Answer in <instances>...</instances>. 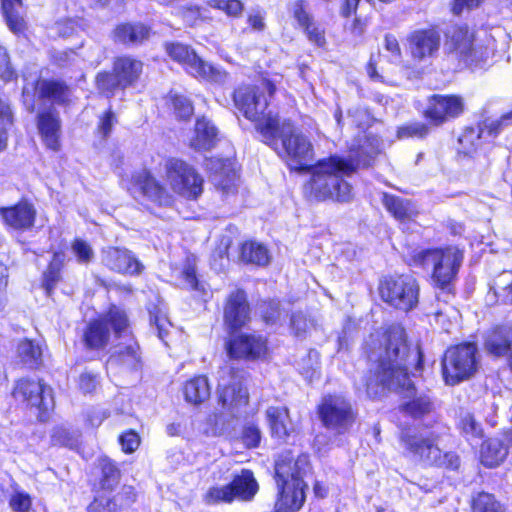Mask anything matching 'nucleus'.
I'll list each match as a JSON object with an SVG mask.
<instances>
[{
    "mask_svg": "<svg viewBox=\"0 0 512 512\" xmlns=\"http://www.w3.org/2000/svg\"><path fill=\"white\" fill-rule=\"evenodd\" d=\"M370 361L376 363L373 377L363 386L369 397H375L380 387L391 390H411L413 384L408 374L410 358H419V353H410L405 331L401 326H391L383 334H371L366 343Z\"/></svg>",
    "mask_w": 512,
    "mask_h": 512,
    "instance_id": "1",
    "label": "nucleus"
},
{
    "mask_svg": "<svg viewBox=\"0 0 512 512\" xmlns=\"http://www.w3.org/2000/svg\"><path fill=\"white\" fill-rule=\"evenodd\" d=\"M378 153V147H351L348 158L334 155L309 167L310 189L316 198L348 202L352 198V187L345 177L352 175L359 166H367Z\"/></svg>",
    "mask_w": 512,
    "mask_h": 512,
    "instance_id": "2",
    "label": "nucleus"
},
{
    "mask_svg": "<svg viewBox=\"0 0 512 512\" xmlns=\"http://www.w3.org/2000/svg\"><path fill=\"white\" fill-rule=\"evenodd\" d=\"M276 90V81L263 78L253 86H242L234 92L236 108L249 120L256 123V129L263 141L275 140L279 118L271 111L266 112L269 99Z\"/></svg>",
    "mask_w": 512,
    "mask_h": 512,
    "instance_id": "3",
    "label": "nucleus"
},
{
    "mask_svg": "<svg viewBox=\"0 0 512 512\" xmlns=\"http://www.w3.org/2000/svg\"><path fill=\"white\" fill-rule=\"evenodd\" d=\"M310 471L307 455L296 459L290 452L281 454L275 463V479L278 497L275 503L276 512H297L305 501L306 483L304 477Z\"/></svg>",
    "mask_w": 512,
    "mask_h": 512,
    "instance_id": "4",
    "label": "nucleus"
},
{
    "mask_svg": "<svg viewBox=\"0 0 512 512\" xmlns=\"http://www.w3.org/2000/svg\"><path fill=\"white\" fill-rule=\"evenodd\" d=\"M416 265L432 268V280L435 286L444 292V301L452 296V283L463 261V253L457 247L421 250L413 256Z\"/></svg>",
    "mask_w": 512,
    "mask_h": 512,
    "instance_id": "5",
    "label": "nucleus"
},
{
    "mask_svg": "<svg viewBox=\"0 0 512 512\" xmlns=\"http://www.w3.org/2000/svg\"><path fill=\"white\" fill-rule=\"evenodd\" d=\"M400 442L405 455L424 466L445 467L457 469L459 457L452 452L443 453L438 446V436L434 433L403 431Z\"/></svg>",
    "mask_w": 512,
    "mask_h": 512,
    "instance_id": "6",
    "label": "nucleus"
},
{
    "mask_svg": "<svg viewBox=\"0 0 512 512\" xmlns=\"http://www.w3.org/2000/svg\"><path fill=\"white\" fill-rule=\"evenodd\" d=\"M480 367V354L475 343H462L448 348L442 360L443 379L457 385L473 377Z\"/></svg>",
    "mask_w": 512,
    "mask_h": 512,
    "instance_id": "7",
    "label": "nucleus"
},
{
    "mask_svg": "<svg viewBox=\"0 0 512 512\" xmlns=\"http://www.w3.org/2000/svg\"><path fill=\"white\" fill-rule=\"evenodd\" d=\"M281 140L282 153L296 165V168H309V162L313 158V147L309 139L301 133L289 120H279V128L275 132V140L264 141L272 146L275 150H279V142Z\"/></svg>",
    "mask_w": 512,
    "mask_h": 512,
    "instance_id": "8",
    "label": "nucleus"
},
{
    "mask_svg": "<svg viewBox=\"0 0 512 512\" xmlns=\"http://www.w3.org/2000/svg\"><path fill=\"white\" fill-rule=\"evenodd\" d=\"M379 292L382 300L395 309L408 312L419 302L420 287L412 275H397L385 278Z\"/></svg>",
    "mask_w": 512,
    "mask_h": 512,
    "instance_id": "9",
    "label": "nucleus"
},
{
    "mask_svg": "<svg viewBox=\"0 0 512 512\" xmlns=\"http://www.w3.org/2000/svg\"><path fill=\"white\" fill-rule=\"evenodd\" d=\"M259 490V485L251 470L242 469L232 481L223 486H213L204 496L207 504L232 503L235 500L251 501Z\"/></svg>",
    "mask_w": 512,
    "mask_h": 512,
    "instance_id": "10",
    "label": "nucleus"
},
{
    "mask_svg": "<svg viewBox=\"0 0 512 512\" xmlns=\"http://www.w3.org/2000/svg\"><path fill=\"white\" fill-rule=\"evenodd\" d=\"M318 415L323 426L334 434L348 432L356 421L357 413L352 404L342 395H327L318 406Z\"/></svg>",
    "mask_w": 512,
    "mask_h": 512,
    "instance_id": "11",
    "label": "nucleus"
},
{
    "mask_svg": "<svg viewBox=\"0 0 512 512\" xmlns=\"http://www.w3.org/2000/svg\"><path fill=\"white\" fill-rule=\"evenodd\" d=\"M166 181L177 194L196 199L203 190V178L195 168L178 158H169L164 163Z\"/></svg>",
    "mask_w": 512,
    "mask_h": 512,
    "instance_id": "12",
    "label": "nucleus"
},
{
    "mask_svg": "<svg viewBox=\"0 0 512 512\" xmlns=\"http://www.w3.org/2000/svg\"><path fill=\"white\" fill-rule=\"evenodd\" d=\"M110 326L119 336H128V319L124 311L113 307L105 319L96 320L87 326L84 332V342L88 348L100 349L107 345L110 338Z\"/></svg>",
    "mask_w": 512,
    "mask_h": 512,
    "instance_id": "13",
    "label": "nucleus"
},
{
    "mask_svg": "<svg viewBox=\"0 0 512 512\" xmlns=\"http://www.w3.org/2000/svg\"><path fill=\"white\" fill-rule=\"evenodd\" d=\"M169 56L184 66L194 77L203 78L216 83H223L227 74L221 69L203 61L188 46L175 43L167 46Z\"/></svg>",
    "mask_w": 512,
    "mask_h": 512,
    "instance_id": "14",
    "label": "nucleus"
},
{
    "mask_svg": "<svg viewBox=\"0 0 512 512\" xmlns=\"http://www.w3.org/2000/svg\"><path fill=\"white\" fill-rule=\"evenodd\" d=\"M446 49L455 54L466 64H478L485 62L487 52L473 47V33L465 25H453L446 31Z\"/></svg>",
    "mask_w": 512,
    "mask_h": 512,
    "instance_id": "15",
    "label": "nucleus"
},
{
    "mask_svg": "<svg viewBox=\"0 0 512 512\" xmlns=\"http://www.w3.org/2000/svg\"><path fill=\"white\" fill-rule=\"evenodd\" d=\"M14 396L22 398L29 405L37 407L42 412H47L54 406L52 389L41 381L21 379L14 389Z\"/></svg>",
    "mask_w": 512,
    "mask_h": 512,
    "instance_id": "16",
    "label": "nucleus"
},
{
    "mask_svg": "<svg viewBox=\"0 0 512 512\" xmlns=\"http://www.w3.org/2000/svg\"><path fill=\"white\" fill-rule=\"evenodd\" d=\"M219 380V401L223 407L233 409L246 405L248 402L247 390L242 386L241 377L230 368L221 370Z\"/></svg>",
    "mask_w": 512,
    "mask_h": 512,
    "instance_id": "17",
    "label": "nucleus"
},
{
    "mask_svg": "<svg viewBox=\"0 0 512 512\" xmlns=\"http://www.w3.org/2000/svg\"><path fill=\"white\" fill-rule=\"evenodd\" d=\"M407 41L412 58L417 61H425L437 54L441 36L434 28L418 29L408 36Z\"/></svg>",
    "mask_w": 512,
    "mask_h": 512,
    "instance_id": "18",
    "label": "nucleus"
},
{
    "mask_svg": "<svg viewBox=\"0 0 512 512\" xmlns=\"http://www.w3.org/2000/svg\"><path fill=\"white\" fill-rule=\"evenodd\" d=\"M464 110L461 97L455 95H433L425 111V117L435 125L459 116Z\"/></svg>",
    "mask_w": 512,
    "mask_h": 512,
    "instance_id": "19",
    "label": "nucleus"
},
{
    "mask_svg": "<svg viewBox=\"0 0 512 512\" xmlns=\"http://www.w3.org/2000/svg\"><path fill=\"white\" fill-rule=\"evenodd\" d=\"M250 308L246 294L241 289L232 291L224 305V323L230 330L244 327L250 319Z\"/></svg>",
    "mask_w": 512,
    "mask_h": 512,
    "instance_id": "20",
    "label": "nucleus"
},
{
    "mask_svg": "<svg viewBox=\"0 0 512 512\" xmlns=\"http://www.w3.org/2000/svg\"><path fill=\"white\" fill-rule=\"evenodd\" d=\"M102 262L110 270L128 275H138L144 268L132 252L125 248L107 247L103 249Z\"/></svg>",
    "mask_w": 512,
    "mask_h": 512,
    "instance_id": "21",
    "label": "nucleus"
},
{
    "mask_svg": "<svg viewBox=\"0 0 512 512\" xmlns=\"http://www.w3.org/2000/svg\"><path fill=\"white\" fill-rule=\"evenodd\" d=\"M227 352L231 358L256 359L267 352L266 340L258 335L241 334L231 338L227 344Z\"/></svg>",
    "mask_w": 512,
    "mask_h": 512,
    "instance_id": "22",
    "label": "nucleus"
},
{
    "mask_svg": "<svg viewBox=\"0 0 512 512\" xmlns=\"http://www.w3.org/2000/svg\"><path fill=\"white\" fill-rule=\"evenodd\" d=\"M485 351L494 357H507L512 352V323L498 325L488 331L484 338Z\"/></svg>",
    "mask_w": 512,
    "mask_h": 512,
    "instance_id": "23",
    "label": "nucleus"
},
{
    "mask_svg": "<svg viewBox=\"0 0 512 512\" xmlns=\"http://www.w3.org/2000/svg\"><path fill=\"white\" fill-rule=\"evenodd\" d=\"M37 128L45 145L54 151L58 150L61 121L53 107L44 108L38 112Z\"/></svg>",
    "mask_w": 512,
    "mask_h": 512,
    "instance_id": "24",
    "label": "nucleus"
},
{
    "mask_svg": "<svg viewBox=\"0 0 512 512\" xmlns=\"http://www.w3.org/2000/svg\"><path fill=\"white\" fill-rule=\"evenodd\" d=\"M133 187L159 205L171 203L169 193L147 170H142L133 176Z\"/></svg>",
    "mask_w": 512,
    "mask_h": 512,
    "instance_id": "25",
    "label": "nucleus"
},
{
    "mask_svg": "<svg viewBox=\"0 0 512 512\" xmlns=\"http://www.w3.org/2000/svg\"><path fill=\"white\" fill-rule=\"evenodd\" d=\"M0 215L9 227L16 230H28L34 225L36 209L28 202H20L9 208H0Z\"/></svg>",
    "mask_w": 512,
    "mask_h": 512,
    "instance_id": "26",
    "label": "nucleus"
},
{
    "mask_svg": "<svg viewBox=\"0 0 512 512\" xmlns=\"http://www.w3.org/2000/svg\"><path fill=\"white\" fill-rule=\"evenodd\" d=\"M218 142V129L207 118L197 119L189 145L196 151H208Z\"/></svg>",
    "mask_w": 512,
    "mask_h": 512,
    "instance_id": "27",
    "label": "nucleus"
},
{
    "mask_svg": "<svg viewBox=\"0 0 512 512\" xmlns=\"http://www.w3.org/2000/svg\"><path fill=\"white\" fill-rule=\"evenodd\" d=\"M34 90L40 99H48L59 105L66 104L71 95L68 86L57 80H38Z\"/></svg>",
    "mask_w": 512,
    "mask_h": 512,
    "instance_id": "28",
    "label": "nucleus"
},
{
    "mask_svg": "<svg viewBox=\"0 0 512 512\" xmlns=\"http://www.w3.org/2000/svg\"><path fill=\"white\" fill-rule=\"evenodd\" d=\"M108 365L124 366L128 369H136L140 365L139 346L133 340L129 339L126 344H119L108 360Z\"/></svg>",
    "mask_w": 512,
    "mask_h": 512,
    "instance_id": "29",
    "label": "nucleus"
},
{
    "mask_svg": "<svg viewBox=\"0 0 512 512\" xmlns=\"http://www.w3.org/2000/svg\"><path fill=\"white\" fill-rule=\"evenodd\" d=\"M266 417L272 434L277 438L285 439L294 431V426L286 407H269L266 410Z\"/></svg>",
    "mask_w": 512,
    "mask_h": 512,
    "instance_id": "30",
    "label": "nucleus"
},
{
    "mask_svg": "<svg viewBox=\"0 0 512 512\" xmlns=\"http://www.w3.org/2000/svg\"><path fill=\"white\" fill-rule=\"evenodd\" d=\"M210 386L205 376H196L186 381L183 386L185 401L192 405H200L210 397Z\"/></svg>",
    "mask_w": 512,
    "mask_h": 512,
    "instance_id": "31",
    "label": "nucleus"
},
{
    "mask_svg": "<svg viewBox=\"0 0 512 512\" xmlns=\"http://www.w3.org/2000/svg\"><path fill=\"white\" fill-rule=\"evenodd\" d=\"M508 455V448L498 438H490L482 444L481 462L486 467H496Z\"/></svg>",
    "mask_w": 512,
    "mask_h": 512,
    "instance_id": "32",
    "label": "nucleus"
},
{
    "mask_svg": "<svg viewBox=\"0 0 512 512\" xmlns=\"http://www.w3.org/2000/svg\"><path fill=\"white\" fill-rule=\"evenodd\" d=\"M150 29L141 23H127L116 27L115 40L124 44H138L149 37Z\"/></svg>",
    "mask_w": 512,
    "mask_h": 512,
    "instance_id": "33",
    "label": "nucleus"
},
{
    "mask_svg": "<svg viewBox=\"0 0 512 512\" xmlns=\"http://www.w3.org/2000/svg\"><path fill=\"white\" fill-rule=\"evenodd\" d=\"M113 68L121 82L127 87L139 78L142 72V63L139 60L125 56L116 59Z\"/></svg>",
    "mask_w": 512,
    "mask_h": 512,
    "instance_id": "34",
    "label": "nucleus"
},
{
    "mask_svg": "<svg viewBox=\"0 0 512 512\" xmlns=\"http://www.w3.org/2000/svg\"><path fill=\"white\" fill-rule=\"evenodd\" d=\"M1 4L2 11L9 29L15 34L23 32L26 25L21 14V0H1Z\"/></svg>",
    "mask_w": 512,
    "mask_h": 512,
    "instance_id": "35",
    "label": "nucleus"
},
{
    "mask_svg": "<svg viewBox=\"0 0 512 512\" xmlns=\"http://www.w3.org/2000/svg\"><path fill=\"white\" fill-rule=\"evenodd\" d=\"M241 259L247 263L264 266L269 263L267 248L257 242H245L241 246Z\"/></svg>",
    "mask_w": 512,
    "mask_h": 512,
    "instance_id": "36",
    "label": "nucleus"
},
{
    "mask_svg": "<svg viewBox=\"0 0 512 512\" xmlns=\"http://www.w3.org/2000/svg\"><path fill=\"white\" fill-rule=\"evenodd\" d=\"M64 264V254L54 253L47 270L43 274V287L49 295L61 278V269Z\"/></svg>",
    "mask_w": 512,
    "mask_h": 512,
    "instance_id": "37",
    "label": "nucleus"
},
{
    "mask_svg": "<svg viewBox=\"0 0 512 512\" xmlns=\"http://www.w3.org/2000/svg\"><path fill=\"white\" fill-rule=\"evenodd\" d=\"M17 353L23 363L35 367L41 362L42 347L39 343L25 339L19 343Z\"/></svg>",
    "mask_w": 512,
    "mask_h": 512,
    "instance_id": "38",
    "label": "nucleus"
},
{
    "mask_svg": "<svg viewBox=\"0 0 512 512\" xmlns=\"http://www.w3.org/2000/svg\"><path fill=\"white\" fill-rule=\"evenodd\" d=\"M383 204L385 208L398 220L410 218L413 214V209L410 207L409 202L397 196L384 194Z\"/></svg>",
    "mask_w": 512,
    "mask_h": 512,
    "instance_id": "39",
    "label": "nucleus"
},
{
    "mask_svg": "<svg viewBox=\"0 0 512 512\" xmlns=\"http://www.w3.org/2000/svg\"><path fill=\"white\" fill-rule=\"evenodd\" d=\"M101 469L100 485L103 490H112L120 479V471L117 466L108 458L99 460Z\"/></svg>",
    "mask_w": 512,
    "mask_h": 512,
    "instance_id": "40",
    "label": "nucleus"
},
{
    "mask_svg": "<svg viewBox=\"0 0 512 512\" xmlns=\"http://www.w3.org/2000/svg\"><path fill=\"white\" fill-rule=\"evenodd\" d=\"M483 132L484 130L480 127L466 128L458 139L460 151L466 155L476 151L481 144V137Z\"/></svg>",
    "mask_w": 512,
    "mask_h": 512,
    "instance_id": "41",
    "label": "nucleus"
},
{
    "mask_svg": "<svg viewBox=\"0 0 512 512\" xmlns=\"http://www.w3.org/2000/svg\"><path fill=\"white\" fill-rule=\"evenodd\" d=\"M433 403L428 396H419L404 404L402 410L413 418H422L433 411Z\"/></svg>",
    "mask_w": 512,
    "mask_h": 512,
    "instance_id": "42",
    "label": "nucleus"
},
{
    "mask_svg": "<svg viewBox=\"0 0 512 512\" xmlns=\"http://www.w3.org/2000/svg\"><path fill=\"white\" fill-rule=\"evenodd\" d=\"M97 88L104 94L110 95L118 88H125L126 86L121 82L116 72L99 73L96 77Z\"/></svg>",
    "mask_w": 512,
    "mask_h": 512,
    "instance_id": "43",
    "label": "nucleus"
},
{
    "mask_svg": "<svg viewBox=\"0 0 512 512\" xmlns=\"http://www.w3.org/2000/svg\"><path fill=\"white\" fill-rule=\"evenodd\" d=\"M221 170L212 174V181L216 186L221 187L224 191H229L235 184L236 173L229 169L226 164L218 162Z\"/></svg>",
    "mask_w": 512,
    "mask_h": 512,
    "instance_id": "44",
    "label": "nucleus"
},
{
    "mask_svg": "<svg viewBox=\"0 0 512 512\" xmlns=\"http://www.w3.org/2000/svg\"><path fill=\"white\" fill-rule=\"evenodd\" d=\"M71 250L78 263L89 264L94 259V250L91 245L83 239H75L71 245Z\"/></svg>",
    "mask_w": 512,
    "mask_h": 512,
    "instance_id": "45",
    "label": "nucleus"
},
{
    "mask_svg": "<svg viewBox=\"0 0 512 512\" xmlns=\"http://www.w3.org/2000/svg\"><path fill=\"white\" fill-rule=\"evenodd\" d=\"M51 441L53 445L74 447L77 445L78 434L71 432L65 427H55L51 434Z\"/></svg>",
    "mask_w": 512,
    "mask_h": 512,
    "instance_id": "46",
    "label": "nucleus"
},
{
    "mask_svg": "<svg viewBox=\"0 0 512 512\" xmlns=\"http://www.w3.org/2000/svg\"><path fill=\"white\" fill-rule=\"evenodd\" d=\"M473 512H503V510L492 495L480 493L473 501Z\"/></svg>",
    "mask_w": 512,
    "mask_h": 512,
    "instance_id": "47",
    "label": "nucleus"
},
{
    "mask_svg": "<svg viewBox=\"0 0 512 512\" xmlns=\"http://www.w3.org/2000/svg\"><path fill=\"white\" fill-rule=\"evenodd\" d=\"M170 100L176 117L180 119H188L193 114V105L191 101L185 96L179 94H171Z\"/></svg>",
    "mask_w": 512,
    "mask_h": 512,
    "instance_id": "48",
    "label": "nucleus"
},
{
    "mask_svg": "<svg viewBox=\"0 0 512 512\" xmlns=\"http://www.w3.org/2000/svg\"><path fill=\"white\" fill-rule=\"evenodd\" d=\"M428 127L421 122H413L398 128L397 136L399 139L404 138H423L428 134Z\"/></svg>",
    "mask_w": 512,
    "mask_h": 512,
    "instance_id": "49",
    "label": "nucleus"
},
{
    "mask_svg": "<svg viewBox=\"0 0 512 512\" xmlns=\"http://www.w3.org/2000/svg\"><path fill=\"white\" fill-rule=\"evenodd\" d=\"M208 4L233 17L239 16L243 11V4L239 0H211Z\"/></svg>",
    "mask_w": 512,
    "mask_h": 512,
    "instance_id": "50",
    "label": "nucleus"
},
{
    "mask_svg": "<svg viewBox=\"0 0 512 512\" xmlns=\"http://www.w3.org/2000/svg\"><path fill=\"white\" fill-rule=\"evenodd\" d=\"M9 506L13 512H29L32 499L26 492L15 491L9 499Z\"/></svg>",
    "mask_w": 512,
    "mask_h": 512,
    "instance_id": "51",
    "label": "nucleus"
},
{
    "mask_svg": "<svg viewBox=\"0 0 512 512\" xmlns=\"http://www.w3.org/2000/svg\"><path fill=\"white\" fill-rule=\"evenodd\" d=\"M312 325V320L308 319L302 312H295L291 316L290 327L297 337L305 335Z\"/></svg>",
    "mask_w": 512,
    "mask_h": 512,
    "instance_id": "52",
    "label": "nucleus"
},
{
    "mask_svg": "<svg viewBox=\"0 0 512 512\" xmlns=\"http://www.w3.org/2000/svg\"><path fill=\"white\" fill-rule=\"evenodd\" d=\"M17 78V73L10 63L7 50L0 46V79L9 82Z\"/></svg>",
    "mask_w": 512,
    "mask_h": 512,
    "instance_id": "53",
    "label": "nucleus"
},
{
    "mask_svg": "<svg viewBox=\"0 0 512 512\" xmlns=\"http://www.w3.org/2000/svg\"><path fill=\"white\" fill-rule=\"evenodd\" d=\"M183 279L185 280V283L187 287L191 290L200 291L204 295L205 292V286L203 283L199 282L196 276V269L193 264L190 263V261H187V264L185 265L183 272H182Z\"/></svg>",
    "mask_w": 512,
    "mask_h": 512,
    "instance_id": "54",
    "label": "nucleus"
},
{
    "mask_svg": "<svg viewBox=\"0 0 512 512\" xmlns=\"http://www.w3.org/2000/svg\"><path fill=\"white\" fill-rule=\"evenodd\" d=\"M90 508L93 512H118L121 508L115 497L107 498L105 496H97L91 503Z\"/></svg>",
    "mask_w": 512,
    "mask_h": 512,
    "instance_id": "55",
    "label": "nucleus"
},
{
    "mask_svg": "<svg viewBox=\"0 0 512 512\" xmlns=\"http://www.w3.org/2000/svg\"><path fill=\"white\" fill-rule=\"evenodd\" d=\"M261 313L267 324H275L281 317L280 303L278 301H269L261 306Z\"/></svg>",
    "mask_w": 512,
    "mask_h": 512,
    "instance_id": "56",
    "label": "nucleus"
},
{
    "mask_svg": "<svg viewBox=\"0 0 512 512\" xmlns=\"http://www.w3.org/2000/svg\"><path fill=\"white\" fill-rule=\"evenodd\" d=\"M150 322L151 325L156 328L158 337L162 341H165V337L168 335L169 328L171 327V323L167 316L160 311H157L155 314L151 315Z\"/></svg>",
    "mask_w": 512,
    "mask_h": 512,
    "instance_id": "57",
    "label": "nucleus"
},
{
    "mask_svg": "<svg viewBox=\"0 0 512 512\" xmlns=\"http://www.w3.org/2000/svg\"><path fill=\"white\" fill-rule=\"evenodd\" d=\"M119 442L125 453H132L139 447L140 438L136 432L130 430L119 437Z\"/></svg>",
    "mask_w": 512,
    "mask_h": 512,
    "instance_id": "58",
    "label": "nucleus"
},
{
    "mask_svg": "<svg viewBox=\"0 0 512 512\" xmlns=\"http://www.w3.org/2000/svg\"><path fill=\"white\" fill-rule=\"evenodd\" d=\"M291 11L301 28H304L314 22L306 11L303 1L294 2L291 6Z\"/></svg>",
    "mask_w": 512,
    "mask_h": 512,
    "instance_id": "59",
    "label": "nucleus"
},
{
    "mask_svg": "<svg viewBox=\"0 0 512 512\" xmlns=\"http://www.w3.org/2000/svg\"><path fill=\"white\" fill-rule=\"evenodd\" d=\"M310 42L317 46L325 44L324 30H322L315 22L303 28Z\"/></svg>",
    "mask_w": 512,
    "mask_h": 512,
    "instance_id": "60",
    "label": "nucleus"
},
{
    "mask_svg": "<svg viewBox=\"0 0 512 512\" xmlns=\"http://www.w3.org/2000/svg\"><path fill=\"white\" fill-rule=\"evenodd\" d=\"M461 426L464 433L470 435L472 437H480L482 434V429L480 425L476 422L474 417L470 414L465 415L461 419Z\"/></svg>",
    "mask_w": 512,
    "mask_h": 512,
    "instance_id": "61",
    "label": "nucleus"
},
{
    "mask_svg": "<svg viewBox=\"0 0 512 512\" xmlns=\"http://www.w3.org/2000/svg\"><path fill=\"white\" fill-rule=\"evenodd\" d=\"M117 122L115 114L109 110L107 111L101 118L98 124V133L101 134L104 138L107 137L112 127Z\"/></svg>",
    "mask_w": 512,
    "mask_h": 512,
    "instance_id": "62",
    "label": "nucleus"
},
{
    "mask_svg": "<svg viewBox=\"0 0 512 512\" xmlns=\"http://www.w3.org/2000/svg\"><path fill=\"white\" fill-rule=\"evenodd\" d=\"M115 501L118 502L119 507L123 508L129 506L135 501L136 494L134 488L131 486H124L119 493L115 496Z\"/></svg>",
    "mask_w": 512,
    "mask_h": 512,
    "instance_id": "63",
    "label": "nucleus"
},
{
    "mask_svg": "<svg viewBox=\"0 0 512 512\" xmlns=\"http://www.w3.org/2000/svg\"><path fill=\"white\" fill-rule=\"evenodd\" d=\"M98 385L97 375L84 372L79 377V387L84 393L93 392Z\"/></svg>",
    "mask_w": 512,
    "mask_h": 512,
    "instance_id": "64",
    "label": "nucleus"
}]
</instances>
